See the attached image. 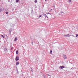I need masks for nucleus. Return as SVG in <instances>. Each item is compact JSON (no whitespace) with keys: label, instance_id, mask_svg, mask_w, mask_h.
Returning a JSON list of instances; mask_svg holds the SVG:
<instances>
[{"label":"nucleus","instance_id":"nucleus-3","mask_svg":"<svg viewBox=\"0 0 78 78\" xmlns=\"http://www.w3.org/2000/svg\"><path fill=\"white\" fill-rule=\"evenodd\" d=\"M16 61H18V56H17L16 58Z\"/></svg>","mask_w":78,"mask_h":78},{"label":"nucleus","instance_id":"nucleus-11","mask_svg":"<svg viewBox=\"0 0 78 78\" xmlns=\"http://www.w3.org/2000/svg\"><path fill=\"white\" fill-rule=\"evenodd\" d=\"M42 17V15H40L39 16V18H40V17Z\"/></svg>","mask_w":78,"mask_h":78},{"label":"nucleus","instance_id":"nucleus-7","mask_svg":"<svg viewBox=\"0 0 78 78\" xmlns=\"http://www.w3.org/2000/svg\"><path fill=\"white\" fill-rule=\"evenodd\" d=\"M2 11V7H0V12H1Z\"/></svg>","mask_w":78,"mask_h":78},{"label":"nucleus","instance_id":"nucleus-13","mask_svg":"<svg viewBox=\"0 0 78 78\" xmlns=\"http://www.w3.org/2000/svg\"><path fill=\"white\" fill-rule=\"evenodd\" d=\"M71 0H69V1H68V2H69V3H70V2H71Z\"/></svg>","mask_w":78,"mask_h":78},{"label":"nucleus","instance_id":"nucleus-12","mask_svg":"<svg viewBox=\"0 0 78 78\" xmlns=\"http://www.w3.org/2000/svg\"><path fill=\"white\" fill-rule=\"evenodd\" d=\"M19 0H16V3H18V2H19Z\"/></svg>","mask_w":78,"mask_h":78},{"label":"nucleus","instance_id":"nucleus-16","mask_svg":"<svg viewBox=\"0 0 78 78\" xmlns=\"http://www.w3.org/2000/svg\"><path fill=\"white\" fill-rule=\"evenodd\" d=\"M5 13H6V14H7L8 13V12H5Z\"/></svg>","mask_w":78,"mask_h":78},{"label":"nucleus","instance_id":"nucleus-4","mask_svg":"<svg viewBox=\"0 0 78 78\" xmlns=\"http://www.w3.org/2000/svg\"><path fill=\"white\" fill-rule=\"evenodd\" d=\"M71 36V35L68 34L67 35H65V36H68V37H69V36Z\"/></svg>","mask_w":78,"mask_h":78},{"label":"nucleus","instance_id":"nucleus-1","mask_svg":"<svg viewBox=\"0 0 78 78\" xmlns=\"http://www.w3.org/2000/svg\"><path fill=\"white\" fill-rule=\"evenodd\" d=\"M60 69H64V68H65V67L64 66H62L59 67Z\"/></svg>","mask_w":78,"mask_h":78},{"label":"nucleus","instance_id":"nucleus-5","mask_svg":"<svg viewBox=\"0 0 78 78\" xmlns=\"http://www.w3.org/2000/svg\"><path fill=\"white\" fill-rule=\"evenodd\" d=\"M17 40V37H16L14 39V41H16Z\"/></svg>","mask_w":78,"mask_h":78},{"label":"nucleus","instance_id":"nucleus-18","mask_svg":"<svg viewBox=\"0 0 78 78\" xmlns=\"http://www.w3.org/2000/svg\"><path fill=\"white\" fill-rule=\"evenodd\" d=\"M76 37H78V34H76Z\"/></svg>","mask_w":78,"mask_h":78},{"label":"nucleus","instance_id":"nucleus-14","mask_svg":"<svg viewBox=\"0 0 78 78\" xmlns=\"http://www.w3.org/2000/svg\"><path fill=\"white\" fill-rule=\"evenodd\" d=\"M44 16H45V17H47L48 18V17L47 16V15L45 14H44Z\"/></svg>","mask_w":78,"mask_h":78},{"label":"nucleus","instance_id":"nucleus-6","mask_svg":"<svg viewBox=\"0 0 78 78\" xmlns=\"http://www.w3.org/2000/svg\"><path fill=\"white\" fill-rule=\"evenodd\" d=\"M16 54H17V55H18V54H19V52H18V51H16Z\"/></svg>","mask_w":78,"mask_h":78},{"label":"nucleus","instance_id":"nucleus-17","mask_svg":"<svg viewBox=\"0 0 78 78\" xmlns=\"http://www.w3.org/2000/svg\"><path fill=\"white\" fill-rule=\"evenodd\" d=\"M47 14H50L49 12H48L47 13Z\"/></svg>","mask_w":78,"mask_h":78},{"label":"nucleus","instance_id":"nucleus-10","mask_svg":"<svg viewBox=\"0 0 78 78\" xmlns=\"http://www.w3.org/2000/svg\"><path fill=\"white\" fill-rule=\"evenodd\" d=\"M50 54H51V55L52 54V51L50 50Z\"/></svg>","mask_w":78,"mask_h":78},{"label":"nucleus","instance_id":"nucleus-2","mask_svg":"<svg viewBox=\"0 0 78 78\" xmlns=\"http://www.w3.org/2000/svg\"><path fill=\"white\" fill-rule=\"evenodd\" d=\"M63 57L64 59H67V57L66 55H63Z\"/></svg>","mask_w":78,"mask_h":78},{"label":"nucleus","instance_id":"nucleus-22","mask_svg":"<svg viewBox=\"0 0 78 78\" xmlns=\"http://www.w3.org/2000/svg\"><path fill=\"white\" fill-rule=\"evenodd\" d=\"M45 2H46V1H47V0H45Z\"/></svg>","mask_w":78,"mask_h":78},{"label":"nucleus","instance_id":"nucleus-21","mask_svg":"<svg viewBox=\"0 0 78 78\" xmlns=\"http://www.w3.org/2000/svg\"><path fill=\"white\" fill-rule=\"evenodd\" d=\"M53 7H54V8H55V5H54Z\"/></svg>","mask_w":78,"mask_h":78},{"label":"nucleus","instance_id":"nucleus-20","mask_svg":"<svg viewBox=\"0 0 78 78\" xmlns=\"http://www.w3.org/2000/svg\"><path fill=\"white\" fill-rule=\"evenodd\" d=\"M61 13H63V12H61Z\"/></svg>","mask_w":78,"mask_h":78},{"label":"nucleus","instance_id":"nucleus-9","mask_svg":"<svg viewBox=\"0 0 78 78\" xmlns=\"http://www.w3.org/2000/svg\"><path fill=\"white\" fill-rule=\"evenodd\" d=\"M1 37H3V38H5V37L4 36H3V35H1Z\"/></svg>","mask_w":78,"mask_h":78},{"label":"nucleus","instance_id":"nucleus-19","mask_svg":"<svg viewBox=\"0 0 78 78\" xmlns=\"http://www.w3.org/2000/svg\"><path fill=\"white\" fill-rule=\"evenodd\" d=\"M32 70H33V69H31V71L32 72Z\"/></svg>","mask_w":78,"mask_h":78},{"label":"nucleus","instance_id":"nucleus-23","mask_svg":"<svg viewBox=\"0 0 78 78\" xmlns=\"http://www.w3.org/2000/svg\"><path fill=\"white\" fill-rule=\"evenodd\" d=\"M18 60H19V59H18Z\"/></svg>","mask_w":78,"mask_h":78},{"label":"nucleus","instance_id":"nucleus-15","mask_svg":"<svg viewBox=\"0 0 78 78\" xmlns=\"http://www.w3.org/2000/svg\"><path fill=\"white\" fill-rule=\"evenodd\" d=\"M34 2H35V3H37V0H35V1H34Z\"/></svg>","mask_w":78,"mask_h":78},{"label":"nucleus","instance_id":"nucleus-8","mask_svg":"<svg viewBox=\"0 0 78 78\" xmlns=\"http://www.w3.org/2000/svg\"><path fill=\"white\" fill-rule=\"evenodd\" d=\"M19 62H17V63H16V65L17 66H18V65H19Z\"/></svg>","mask_w":78,"mask_h":78}]
</instances>
